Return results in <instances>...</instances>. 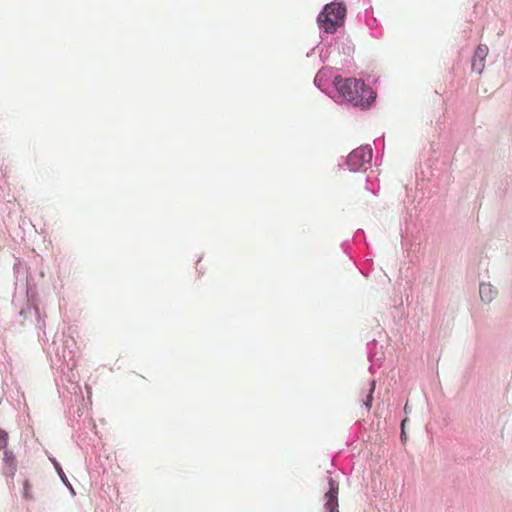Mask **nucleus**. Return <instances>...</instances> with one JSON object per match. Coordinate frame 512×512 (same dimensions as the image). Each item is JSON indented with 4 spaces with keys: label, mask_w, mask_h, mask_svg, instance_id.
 I'll use <instances>...</instances> for the list:
<instances>
[{
    "label": "nucleus",
    "mask_w": 512,
    "mask_h": 512,
    "mask_svg": "<svg viewBox=\"0 0 512 512\" xmlns=\"http://www.w3.org/2000/svg\"><path fill=\"white\" fill-rule=\"evenodd\" d=\"M333 84L339 95L355 106L370 105L375 100V93L360 79H345L338 75L334 77Z\"/></svg>",
    "instance_id": "f257e3e1"
},
{
    "label": "nucleus",
    "mask_w": 512,
    "mask_h": 512,
    "mask_svg": "<svg viewBox=\"0 0 512 512\" xmlns=\"http://www.w3.org/2000/svg\"><path fill=\"white\" fill-rule=\"evenodd\" d=\"M346 7L342 3L331 2L326 4L317 18L318 25L326 33H334L344 24Z\"/></svg>",
    "instance_id": "f03ea898"
},
{
    "label": "nucleus",
    "mask_w": 512,
    "mask_h": 512,
    "mask_svg": "<svg viewBox=\"0 0 512 512\" xmlns=\"http://www.w3.org/2000/svg\"><path fill=\"white\" fill-rule=\"evenodd\" d=\"M372 160V149L361 146L353 150L347 157V165L351 171L366 170Z\"/></svg>",
    "instance_id": "7ed1b4c3"
},
{
    "label": "nucleus",
    "mask_w": 512,
    "mask_h": 512,
    "mask_svg": "<svg viewBox=\"0 0 512 512\" xmlns=\"http://www.w3.org/2000/svg\"><path fill=\"white\" fill-rule=\"evenodd\" d=\"M325 508L329 512H339L338 510V485L337 483L330 477L329 478V490L325 494Z\"/></svg>",
    "instance_id": "20e7f679"
},
{
    "label": "nucleus",
    "mask_w": 512,
    "mask_h": 512,
    "mask_svg": "<svg viewBox=\"0 0 512 512\" xmlns=\"http://www.w3.org/2000/svg\"><path fill=\"white\" fill-rule=\"evenodd\" d=\"M488 55V47L486 45H479L474 52L473 60H472V69L479 73L482 72L484 68V60Z\"/></svg>",
    "instance_id": "39448f33"
},
{
    "label": "nucleus",
    "mask_w": 512,
    "mask_h": 512,
    "mask_svg": "<svg viewBox=\"0 0 512 512\" xmlns=\"http://www.w3.org/2000/svg\"><path fill=\"white\" fill-rule=\"evenodd\" d=\"M3 461L5 464L4 469L6 473L9 475H14L16 472V461L14 454L11 451L5 450Z\"/></svg>",
    "instance_id": "423d86ee"
},
{
    "label": "nucleus",
    "mask_w": 512,
    "mask_h": 512,
    "mask_svg": "<svg viewBox=\"0 0 512 512\" xmlns=\"http://www.w3.org/2000/svg\"><path fill=\"white\" fill-rule=\"evenodd\" d=\"M375 388H376V381L371 380L368 384V388H367L366 392L364 393V397L362 398V401L368 411L372 407L373 394H374Z\"/></svg>",
    "instance_id": "0eeeda50"
},
{
    "label": "nucleus",
    "mask_w": 512,
    "mask_h": 512,
    "mask_svg": "<svg viewBox=\"0 0 512 512\" xmlns=\"http://www.w3.org/2000/svg\"><path fill=\"white\" fill-rule=\"evenodd\" d=\"M479 292L483 301L490 302L492 300L494 292L490 284L482 283Z\"/></svg>",
    "instance_id": "6e6552de"
},
{
    "label": "nucleus",
    "mask_w": 512,
    "mask_h": 512,
    "mask_svg": "<svg viewBox=\"0 0 512 512\" xmlns=\"http://www.w3.org/2000/svg\"><path fill=\"white\" fill-rule=\"evenodd\" d=\"M23 497L27 500L33 499L32 487L28 480H26L23 484Z\"/></svg>",
    "instance_id": "1a4fd4ad"
},
{
    "label": "nucleus",
    "mask_w": 512,
    "mask_h": 512,
    "mask_svg": "<svg viewBox=\"0 0 512 512\" xmlns=\"http://www.w3.org/2000/svg\"><path fill=\"white\" fill-rule=\"evenodd\" d=\"M8 444V434L0 429V450L5 449Z\"/></svg>",
    "instance_id": "9d476101"
},
{
    "label": "nucleus",
    "mask_w": 512,
    "mask_h": 512,
    "mask_svg": "<svg viewBox=\"0 0 512 512\" xmlns=\"http://www.w3.org/2000/svg\"><path fill=\"white\" fill-rule=\"evenodd\" d=\"M407 422V419H404L401 423V427H402V433H401V438L403 439L404 438V426H405V423Z\"/></svg>",
    "instance_id": "9b49d317"
},
{
    "label": "nucleus",
    "mask_w": 512,
    "mask_h": 512,
    "mask_svg": "<svg viewBox=\"0 0 512 512\" xmlns=\"http://www.w3.org/2000/svg\"><path fill=\"white\" fill-rule=\"evenodd\" d=\"M56 468H57L58 473H59L60 477L62 478V480H63V481H65V480H64V473H63V471H62V468L57 467V466H56Z\"/></svg>",
    "instance_id": "f8f14e48"
}]
</instances>
